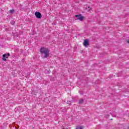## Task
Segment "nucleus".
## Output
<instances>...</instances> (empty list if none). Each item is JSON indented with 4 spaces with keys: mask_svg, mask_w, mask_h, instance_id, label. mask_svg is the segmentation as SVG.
I'll use <instances>...</instances> for the list:
<instances>
[{
    "mask_svg": "<svg viewBox=\"0 0 129 129\" xmlns=\"http://www.w3.org/2000/svg\"><path fill=\"white\" fill-rule=\"evenodd\" d=\"M40 53H41V54H44V58H47L48 56L50 55L49 49L45 47H41L40 48Z\"/></svg>",
    "mask_w": 129,
    "mask_h": 129,
    "instance_id": "nucleus-1",
    "label": "nucleus"
},
{
    "mask_svg": "<svg viewBox=\"0 0 129 129\" xmlns=\"http://www.w3.org/2000/svg\"><path fill=\"white\" fill-rule=\"evenodd\" d=\"M35 15L37 19H41V18H42V14H41V13L39 12H35Z\"/></svg>",
    "mask_w": 129,
    "mask_h": 129,
    "instance_id": "nucleus-2",
    "label": "nucleus"
},
{
    "mask_svg": "<svg viewBox=\"0 0 129 129\" xmlns=\"http://www.w3.org/2000/svg\"><path fill=\"white\" fill-rule=\"evenodd\" d=\"M76 18H77V20H79L80 21H83L84 17L81 15H76Z\"/></svg>",
    "mask_w": 129,
    "mask_h": 129,
    "instance_id": "nucleus-3",
    "label": "nucleus"
},
{
    "mask_svg": "<svg viewBox=\"0 0 129 129\" xmlns=\"http://www.w3.org/2000/svg\"><path fill=\"white\" fill-rule=\"evenodd\" d=\"M83 44L85 47H87V46L89 45V43L88 42V40H87V39H85L84 41Z\"/></svg>",
    "mask_w": 129,
    "mask_h": 129,
    "instance_id": "nucleus-4",
    "label": "nucleus"
},
{
    "mask_svg": "<svg viewBox=\"0 0 129 129\" xmlns=\"http://www.w3.org/2000/svg\"><path fill=\"white\" fill-rule=\"evenodd\" d=\"M83 102H84V100H83V99H80L79 100V103H80V104H82Z\"/></svg>",
    "mask_w": 129,
    "mask_h": 129,
    "instance_id": "nucleus-5",
    "label": "nucleus"
},
{
    "mask_svg": "<svg viewBox=\"0 0 129 129\" xmlns=\"http://www.w3.org/2000/svg\"><path fill=\"white\" fill-rule=\"evenodd\" d=\"M76 129H83V126H78Z\"/></svg>",
    "mask_w": 129,
    "mask_h": 129,
    "instance_id": "nucleus-6",
    "label": "nucleus"
},
{
    "mask_svg": "<svg viewBox=\"0 0 129 129\" xmlns=\"http://www.w3.org/2000/svg\"><path fill=\"white\" fill-rule=\"evenodd\" d=\"M10 13H11V14H13V13H14V12H15V10H10Z\"/></svg>",
    "mask_w": 129,
    "mask_h": 129,
    "instance_id": "nucleus-7",
    "label": "nucleus"
},
{
    "mask_svg": "<svg viewBox=\"0 0 129 129\" xmlns=\"http://www.w3.org/2000/svg\"><path fill=\"white\" fill-rule=\"evenodd\" d=\"M6 56H7L6 54H4L3 55V58H6Z\"/></svg>",
    "mask_w": 129,
    "mask_h": 129,
    "instance_id": "nucleus-8",
    "label": "nucleus"
},
{
    "mask_svg": "<svg viewBox=\"0 0 129 129\" xmlns=\"http://www.w3.org/2000/svg\"><path fill=\"white\" fill-rule=\"evenodd\" d=\"M9 56H10V53H8L7 55H6V58H9Z\"/></svg>",
    "mask_w": 129,
    "mask_h": 129,
    "instance_id": "nucleus-9",
    "label": "nucleus"
},
{
    "mask_svg": "<svg viewBox=\"0 0 129 129\" xmlns=\"http://www.w3.org/2000/svg\"><path fill=\"white\" fill-rule=\"evenodd\" d=\"M67 103L68 104H71V101H67Z\"/></svg>",
    "mask_w": 129,
    "mask_h": 129,
    "instance_id": "nucleus-10",
    "label": "nucleus"
},
{
    "mask_svg": "<svg viewBox=\"0 0 129 129\" xmlns=\"http://www.w3.org/2000/svg\"><path fill=\"white\" fill-rule=\"evenodd\" d=\"M3 60L4 61H7V59L6 58V57H4Z\"/></svg>",
    "mask_w": 129,
    "mask_h": 129,
    "instance_id": "nucleus-11",
    "label": "nucleus"
},
{
    "mask_svg": "<svg viewBox=\"0 0 129 129\" xmlns=\"http://www.w3.org/2000/svg\"><path fill=\"white\" fill-rule=\"evenodd\" d=\"M127 43H129V41H127Z\"/></svg>",
    "mask_w": 129,
    "mask_h": 129,
    "instance_id": "nucleus-12",
    "label": "nucleus"
}]
</instances>
